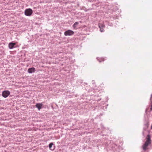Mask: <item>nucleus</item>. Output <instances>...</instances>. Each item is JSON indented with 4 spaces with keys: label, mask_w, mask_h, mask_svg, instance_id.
<instances>
[{
    "label": "nucleus",
    "mask_w": 152,
    "mask_h": 152,
    "mask_svg": "<svg viewBox=\"0 0 152 152\" xmlns=\"http://www.w3.org/2000/svg\"><path fill=\"white\" fill-rule=\"evenodd\" d=\"M33 11L31 9H26L25 11V14L27 16H30L32 13Z\"/></svg>",
    "instance_id": "nucleus-2"
},
{
    "label": "nucleus",
    "mask_w": 152,
    "mask_h": 152,
    "mask_svg": "<svg viewBox=\"0 0 152 152\" xmlns=\"http://www.w3.org/2000/svg\"><path fill=\"white\" fill-rule=\"evenodd\" d=\"M53 145V144L52 143H50L49 145V148L50 149L52 150H53L54 149V148H52V147Z\"/></svg>",
    "instance_id": "nucleus-9"
},
{
    "label": "nucleus",
    "mask_w": 152,
    "mask_h": 152,
    "mask_svg": "<svg viewBox=\"0 0 152 152\" xmlns=\"http://www.w3.org/2000/svg\"><path fill=\"white\" fill-rule=\"evenodd\" d=\"M79 23L78 22H75L73 25V27L74 28H75L76 27V26Z\"/></svg>",
    "instance_id": "nucleus-10"
},
{
    "label": "nucleus",
    "mask_w": 152,
    "mask_h": 152,
    "mask_svg": "<svg viewBox=\"0 0 152 152\" xmlns=\"http://www.w3.org/2000/svg\"><path fill=\"white\" fill-rule=\"evenodd\" d=\"M98 26L100 28V31L102 32L103 31V28H104L105 26L104 23H99L98 24Z\"/></svg>",
    "instance_id": "nucleus-5"
},
{
    "label": "nucleus",
    "mask_w": 152,
    "mask_h": 152,
    "mask_svg": "<svg viewBox=\"0 0 152 152\" xmlns=\"http://www.w3.org/2000/svg\"><path fill=\"white\" fill-rule=\"evenodd\" d=\"M10 94V93L9 91H5L2 92V95L4 97L6 98Z\"/></svg>",
    "instance_id": "nucleus-4"
},
{
    "label": "nucleus",
    "mask_w": 152,
    "mask_h": 152,
    "mask_svg": "<svg viewBox=\"0 0 152 152\" xmlns=\"http://www.w3.org/2000/svg\"><path fill=\"white\" fill-rule=\"evenodd\" d=\"M35 71V68L34 67L29 68L28 70V72L29 73H31L34 72Z\"/></svg>",
    "instance_id": "nucleus-6"
},
{
    "label": "nucleus",
    "mask_w": 152,
    "mask_h": 152,
    "mask_svg": "<svg viewBox=\"0 0 152 152\" xmlns=\"http://www.w3.org/2000/svg\"><path fill=\"white\" fill-rule=\"evenodd\" d=\"M16 45L15 43L10 42L9 43L8 47L10 49H12L14 47V46Z\"/></svg>",
    "instance_id": "nucleus-7"
},
{
    "label": "nucleus",
    "mask_w": 152,
    "mask_h": 152,
    "mask_svg": "<svg viewBox=\"0 0 152 152\" xmlns=\"http://www.w3.org/2000/svg\"><path fill=\"white\" fill-rule=\"evenodd\" d=\"M146 140L145 143L142 146L143 149L145 151L148 149V145L151 144V136L149 135H148L146 137Z\"/></svg>",
    "instance_id": "nucleus-1"
},
{
    "label": "nucleus",
    "mask_w": 152,
    "mask_h": 152,
    "mask_svg": "<svg viewBox=\"0 0 152 152\" xmlns=\"http://www.w3.org/2000/svg\"><path fill=\"white\" fill-rule=\"evenodd\" d=\"M150 99L151 101V102H152V94L151 95Z\"/></svg>",
    "instance_id": "nucleus-12"
},
{
    "label": "nucleus",
    "mask_w": 152,
    "mask_h": 152,
    "mask_svg": "<svg viewBox=\"0 0 152 152\" xmlns=\"http://www.w3.org/2000/svg\"><path fill=\"white\" fill-rule=\"evenodd\" d=\"M102 61H104V58H103V59H102Z\"/></svg>",
    "instance_id": "nucleus-14"
},
{
    "label": "nucleus",
    "mask_w": 152,
    "mask_h": 152,
    "mask_svg": "<svg viewBox=\"0 0 152 152\" xmlns=\"http://www.w3.org/2000/svg\"><path fill=\"white\" fill-rule=\"evenodd\" d=\"M35 106L39 110H40L42 108V104L41 103H37Z\"/></svg>",
    "instance_id": "nucleus-8"
},
{
    "label": "nucleus",
    "mask_w": 152,
    "mask_h": 152,
    "mask_svg": "<svg viewBox=\"0 0 152 152\" xmlns=\"http://www.w3.org/2000/svg\"><path fill=\"white\" fill-rule=\"evenodd\" d=\"M74 34V31L70 30H68L65 31L64 33V34L65 36H71L73 35Z\"/></svg>",
    "instance_id": "nucleus-3"
},
{
    "label": "nucleus",
    "mask_w": 152,
    "mask_h": 152,
    "mask_svg": "<svg viewBox=\"0 0 152 152\" xmlns=\"http://www.w3.org/2000/svg\"><path fill=\"white\" fill-rule=\"evenodd\" d=\"M151 103H152V104H151V107L150 108V110L152 111V102H151Z\"/></svg>",
    "instance_id": "nucleus-13"
},
{
    "label": "nucleus",
    "mask_w": 152,
    "mask_h": 152,
    "mask_svg": "<svg viewBox=\"0 0 152 152\" xmlns=\"http://www.w3.org/2000/svg\"><path fill=\"white\" fill-rule=\"evenodd\" d=\"M146 127L147 128L148 126V122H147V123L145 124Z\"/></svg>",
    "instance_id": "nucleus-11"
}]
</instances>
